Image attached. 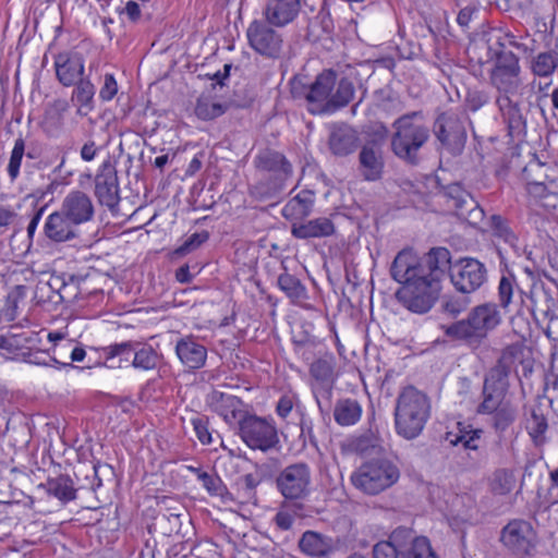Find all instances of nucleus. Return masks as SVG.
Wrapping results in <instances>:
<instances>
[{
    "label": "nucleus",
    "mask_w": 558,
    "mask_h": 558,
    "mask_svg": "<svg viewBox=\"0 0 558 558\" xmlns=\"http://www.w3.org/2000/svg\"><path fill=\"white\" fill-rule=\"evenodd\" d=\"M447 270L456 290L464 294L477 291L487 280L486 266L473 257L450 262Z\"/></svg>",
    "instance_id": "ddd939ff"
},
{
    "label": "nucleus",
    "mask_w": 558,
    "mask_h": 558,
    "mask_svg": "<svg viewBox=\"0 0 558 558\" xmlns=\"http://www.w3.org/2000/svg\"><path fill=\"white\" fill-rule=\"evenodd\" d=\"M494 427L497 432H505L515 420V410L509 404H505L494 411Z\"/></svg>",
    "instance_id": "4d7b16f0"
},
{
    "label": "nucleus",
    "mask_w": 558,
    "mask_h": 558,
    "mask_svg": "<svg viewBox=\"0 0 558 558\" xmlns=\"http://www.w3.org/2000/svg\"><path fill=\"white\" fill-rule=\"evenodd\" d=\"M208 238L209 233L207 231L195 232L191 234L179 247L175 248L174 254L184 256L198 248L208 240Z\"/></svg>",
    "instance_id": "bf43d9fd"
},
{
    "label": "nucleus",
    "mask_w": 558,
    "mask_h": 558,
    "mask_svg": "<svg viewBox=\"0 0 558 558\" xmlns=\"http://www.w3.org/2000/svg\"><path fill=\"white\" fill-rule=\"evenodd\" d=\"M25 155V140L20 135L13 144V148L10 154L9 162L7 166V172L11 182H14L21 172V166L23 157Z\"/></svg>",
    "instance_id": "8fccbe9b"
},
{
    "label": "nucleus",
    "mask_w": 558,
    "mask_h": 558,
    "mask_svg": "<svg viewBox=\"0 0 558 558\" xmlns=\"http://www.w3.org/2000/svg\"><path fill=\"white\" fill-rule=\"evenodd\" d=\"M198 481H201L203 487L213 496H222L225 490H227L220 477L214 476L207 472L199 474Z\"/></svg>",
    "instance_id": "e2e57ef3"
},
{
    "label": "nucleus",
    "mask_w": 558,
    "mask_h": 558,
    "mask_svg": "<svg viewBox=\"0 0 558 558\" xmlns=\"http://www.w3.org/2000/svg\"><path fill=\"white\" fill-rule=\"evenodd\" d=\"M95 196L99 204L113 210L120 202L117 169L110 160L104 161L95 175Z\"/></svg>",
    "instance_id": "a211bd4d"
},
{
    "label": "nucleus",
    "mask_w": 558,
    "mask_h": 558,
    "mask_svg": "<svg viewBox=\"0 0 558 558\" xmlns=\"http://www.w3.org/2000/svg\"><path fill=\"white\" fill-rule=\"evenodd\" d=\"M522 354V344L512 343L507 345L502 350L497 363L485 375L483 384L508 392L509 376L513 371L515 363L521 361Z\"/></svg>",
    "instance_id": "dca6fc26"
},
{
    "label": "nucleus",
    "mask_w": 558,
    "mask_h": 558,
    "mask_svg": "<svg viewBox=\"0 0 558 558\" xmlns=\"http://www.w3.org/2000/svg\"><path fill=\"white\" fill-rule=\"evenodd\" d=\"M317 23L320 25V28H322L323 33H325V34H329L333 28V22H332L331 15H330L329 11H327L325 8H322L318 11L316 17L308 22V25H307V35L308 36L313 35V36L318 37V35L315 34V26Z\"/></svg>",
    "instance_id": "680f3d73"
},
{
    "label": "nucleus",
    "mask_w": 558,
    "mask_h": 558,
    "mask_svg": "<svg viewBox=\"0 0 558 558\" xmlns=\"http://www.w3.org/2000/svg\"><path fill=\"white\" fill-rule=\"evenodd\" d=\"M299 402V398L295 393H284L280 397L276 405V413L281 418H287L294 405Z\"/></svg>",
    "instance_id": "69168bd1"
},
{
    "label": "nucleus",
    "mask_w": 558,
    "mask_h": 558,
    "mask_svg": "<svg viewBox=\"0 0 558 558\" xmlns=\"http://www.w3.org/2000/svg\"><path fill=\"white\" fill-rule=\"evenodd\" d=\"M83 473L86 483L82 484V488H88L96 492L102 486V477L110 476L113 472L109 464L97 462L80 469L78 473H75L77 480H80V474Z\"/></svg>",
    "instance_id": "58836bf2"
},
{
    "label": "nucleus",
    "mask_w": 558,
    "mask_h": 558,
    "mask_svg": "<svg viewBox=\"0 0 558 558\" xmlns=\"http://www.w3.org/2000/svg\"><path fill=\"white\" fill-rule=\"evenodd\" d=\"M255 168L268 174L269 192H281L293 177V166L286 155L274 148L260 149L254 158Z\"/></svg>",
    "instance_id": "9d476101"
},
{
    "label": "nucleus",
    "mask_w": 558,
    "mask_h": 558,
    "mask_svg": "<svg viewBox=\"0 0 558 558\" xmlns=\"http://www.w3.org/2000/svg\"><path fill=\"white\" fill-rule=\"evenodd\" d=\"M449 263L446 247H433L421 258L410 248L401 250L390 267L392 279L402 283L397 299L413 313H427L438 299Z\"/></svg>",
    "instance_id": "f257e3e1"
},
{
    "label": "nucleus",
    "mask_w": 558,
    "mask_h": 558,
    "mask_svg": "<svg viewBox=\"0 0 558 558\" xmlns=\"http://www.w3.org/2000/svg\"><path fill=\"white\" fill-rule=\"evenodd\" d=\"M501 323L498 305L485 303L473 307L466 318L444 326V332L469 345L480 344Z\"/></svg>",
    "instance_id": "423d86ee"
},
{
    "label": "nucleus",
    "mask_w": 558,
    "mask_h": 558,
    "mask_svg": "<svg viewBox=\"0 0 558 558\" xmlns=\"http://www.w3.org/2000/svg\"><path fill=\"white\" fill-rule=\"evenodd\" d=\"M500 542L512 555L530 558L535 554L537 535L530 522L514 519L502 527Z\"/></svg>",
    "instance_id": "9b49d317"
},
{
    "label": "nucleus",
    "mask_w": 558,
    "mask_h": 558,
    "mask_svg": "<svg viewBox=\"0 0 558 558\" xmlns=\"http://www.w3.org/2000/svg\"><path fill=\"white\" fill-rule=\"evenodd\" d=\"M547 427V420L544 414L539 410H532L531 416L526 421V429L535 446L545 442Z\"/></svg>",
    "instance_id": "09e8293b"
},
{
    "label": "nucleus",
    "mask_w": 558,
    "mask_h": 558,
    "mask_svg": "<svg viewBox=\"0 0 558 558\" xmlns=\"http://www.w3.org/2000/svg\"><path fill=\"white\" fill-rule=\"evenodd\" d=\"M314 193L308 190L301 191L282 207L281 214L288 220L307 217L313 209Z\"/></svg>",
    "instance_id": "72a5a7b5"
},
{
    "label": "nucleus",
    "mask_w": 558,
    "mask_h": 558,
    "mask_svg": "<svg viewBox=\"0 0 558 558\" xmlns=\"http://www.w3.org/2000/svg\"><path fill=\"white\" fill-rule=\"evenodd\" d=\"M118 94V83L111 73L104 75V84L99 90V98L102 101H110Z\"/></svg>",
    "instance_id": "338daca9"
},
{
    "label": "nucleus",
    "mask_w": 558,
    "mask_h": 558,
    "mask_svg": "<svg viewBox=\"0 0 558 558\" xmlns=\"http://www.w3.org/2000/svg\"><path fill=\"white\" fill-rule=\"evenodd\" d=\"M444 195L447 197L448 206L454 208V214L465 205L474 206V198L460 183L456 182L445 186Z\"/></svg>",
    "instance_id": "49530a36"
},
{
    "label": "nucleus",
    "mask_w": 558,
    "mask_h": 558,
    "mask_svg": "<svg viewBox=\"0 0 558 558\" xmlns=\"http://www.w3.org/2000/svg\"><path fill=\"white\" fill-rule=\"evenodd\" d=\"M392 153L409 165H417L420 151L430 138V130L424 122L422 111L402 114L392 123Z\"/></svg>",
    "instance_id": "39448f33"
},
{
    "label": "nucleus",
    "mask_w": 558,
    "mask_h": 558,
    "mask_svg": "<svg viewBox=\"0 0 558 558\" xmlns=\"http://www.w3.org/2000/svg\"><path fill=\"white\" fill-rule=\"evenodd\" d=\"M362 416V405L357 400L344 398L339 399L333 408V418L340 426L356 424Z\"/></svg>",
    "instance_id": "f704fd0d"
},
{
    "label": "nucleus",
    "mask_w": 558,
    "mask_h": 558,
    "mask_svg": "<svg viewBox=\"0 0 558 558\" xmlns=\"http://www.w3.org/2000/svg\"><path fill=\"white\" fill-rule=\"evenodd\" d=\"M312 483L311 468L305 462L287 465L276 477L278 492L288 500H301L310 495Z\"/></svg>",
    "instance_id": "f8f14e48"
},
{
    "label": "nucleus",
    "mask_w": 558,
    "mask_h": 558,
    "mask_svg": "<svg viewBox=\"0 0 558 558\" xmlns=\"http://www.w3.org/2000/svg\"><path fill=\"white\" fill-rule=\"evenodd\" d=\"M35 298L37 299L38 303H41V302L59 303V300L56 296V292L53 291V288L51 287V276L49 277V279L47 281L40 280L36 284Z\"/></svg>",
    "instance_id": "0e129e2a"
},
{
    "label": "nucleus",
    "mask_w": 558,
    "mask_h": 558,
    "mask_svg": "<svg viewBox=\"0 0 558 558\" xmlns=\"http://www.w3.org/2000/svg\"><path fill=\"white\" fill-rule=\"evenodd\" d=\"M377 438L372 434H364L352 441V448L360 454L366 456L378 451Z\"/></svg>",
    "instance_id": "052dcab7"
},
{
    "label": "nucleus",
    "mask_w": 558,
    "mask_h": 558,
    "mask_svg": "<svg viewBox=\"0 0 558 558\" xmlns=\"http://www.w3.org/2000/svg\"><path fill=\"white\" fill-rule=\"evenodd\" d=\"M492 44L496 47L502 48V50H509L508 48H515L524 54H532L534 52V47H530L524 43H520L511 33H504L497 36L495 41Z\"/></svg>",
    "instance_id": "6e6d98bb"
},
{
    "label": "nucleus",
    "mask_w": 558,
    "mask_h": 558,
    "mask_svg": "<svg viewBox=\"0 0 558 558\" xmlns=\"http://www.w3.org/2000/svg\"><path fill=\"white\" fill-rule=\"evenodd\" d=\"M336 232L331 219L318 217L303 223H292L291 234L295 239L307 240L312 238H327Z\"/></svg>",
    "instance_id": "c85d7f7f"
},
{
    "label": "nucleus",
    "mask_w": 558,
    "mask_h": 558,
    "mask_svg": "<svg viewBox=\"0 0 558 558\" xmlns=\"http://www.w3.org/2000/svg\"><path fill=\"white\" fill-rule=\"evenodd\" d=\"M59 209L65 214L73 225L78 227L92 221L95 216V207L90 196L80 190L69 192Z\"/></svg>",
    "instance_id": "aec40b11"
},
{
    "label": "nucleus",
    "mask_w": 558,
    "mask_h": 558,
    "mask_svg": "<svg viewBox=\"0 0 558 558\" xmlns=\"http://www.w3.org/2000/svg\"><path fill=\"white\" fill-rule=\"evenodd\" d=\"M71 101L77 107V114L86 117L94 108L95 86L89 78H81L74 85Z\"/></svg>",
    "instance_id": "473e14b6"
},
{
    "label": "nucleus",
    "mask_w": 558,
    "mask_h": 558,
    "mask_svg": "<svg viewBox=\"0 0 558 558\" xmlns=\"http://www.w3.org/2000/svg\"><path fill=\"white\" fill-rule=\"evenodd\" d=\"M549 167L541 162L537 158H533L522 170V179L525 181L526 186L532 183L545 181L549 178L547 170Z\"/></svg>",
    "instance_id": "603ef678"
},
{
    "label": "nucleus",
    "mask_w": 558,
    "mask_h": 558,
    "mask_svg": "<svg viewBox=\"0 0 558 558\" xmlns=\"http://www.w3.org/2000/svg\"><path fill=\"white\" fill-rule=\"evenodd\" d=\"M27 288L23 284L15 286L7 295L4 307L1 315L8 322L14 320L19 303L26 296Z\"/></svg>",
    "instance_id": "3c124183"
},
{
    "label": "nucleus",
    "mask_w": 558,
    "mask_h": 558,
    "mask_svg": "<svg viewBox=\"0 0 558 558\" xmlns=\"http://www.w3.org/2000/svg\"><path fill=\"white\" fill-rule=\"evenodd\" d=\"M459 433L450 440L452 445L461 444L465 449L477 450L478 441L482 437L483 430L481 428H473L471 425L458 423Z\"/></svg>",
    "instance_id": "de8ad7c7"
},
{
    "label": "nucleus",
    "mask_w": 558,
    "mask_h": 558,
    "mask_svg": "<svg viewBox=\"0 0 558 558\" xmlns=\"http://www.w3.org/2000/svg\"><path fill=\"white\" fill-rule=\"evenodd\" d=\"M238 434L248 448L263 452L277 448L280 442L272 417H262L250 413L242 418Z\"/></svg>",
    "instance_id": "1a4fd4ad"
},
{
    "label": "nucleus",
    "mask_w": 558,
    "mask_h": 558,
    "mask_svg": "<svg viewBox=\"0 0 558 558\" xmlns=\"http://www.w3.org/2000/svg\"><path fill=\"white\" fill-rule=\"evenodd\" d=\"M299 548L302 554L311 558H323L336 550L331 537L316 531H305L299 539Z\"/></svg>",
    "instance_id": "bb28decb"
},
{
    "label": "nucleus",
    "mask_w": 558,
    "mask_h": 558,
    "mask_svg": "<svg viewBox=\"0 0 558 558\" xmlns=\"http://www.w3.org/2000/svg\"><path fill=\"white\" fill-rule=\"evenodd\" d=\"M307 0H267L262 15L276 27H286L298 20Z\"/></svg>",
    "instance_id": "6ab92c4d"
},
{
    "label": "nucleus",
    "mask_w": 558,
    "mask_h": 558,
    "mask_svg": "<svg viewBox=\"0 0 558 558\" xmlns=\"http://www.w3.org/2000/svg\"><path fill=\"white\" fill-rule=\"evenodd\" d=\"M336 359L332 354H325L315 360L310 366V375L314 379L312 385L317 405L323 411L320 399L330 400L336 375Z\"/></svg>",
    "instance_id": "f3484780"
},
{
    "label": "nucleus",
    "mask_w": 558,
    "mask_h": 558,
    "mask_svg": "<svg viewBox=\"0 0 558 558\" xmlns=\"http://www.w3.org/2000/svg\"><path fill=\"white\" fill-rule=\"evenodd\" d=\"M136 341H124L102 348L105 365L109 368L132 366Z\"/></svg>",
    "instance_id": "c756f323"
},
{
    "label": "nucleus",
    "mask_w": 558,
    "mask_h": 558,
    "mask_svg": "<svg viewBox=\"0 0 558 558\" xmlns=\"http://www.w3.org/2000/svg\"><path fill=\"white\" fill-rule=\"evenodd\" d=\"M175 354L184 366L195 371L205 365L207 349L193 336H185L177 341Z\"/></svg>",
    "instance_id": "a878e982"
},
{
    "label": "nucleus",
    "mask_w": 558,
    "mask_h": 558,
    "mask_svg": "<svg viewBox=\"0 0 558 558\" xmlns=\"http://www.w3.org/2000/svg\"><path fill=\"white\" fill-rule=\"evenodd\" d=\"M434 134L451 155H460L466 142V130L461 117L453 112H442L434 123Z\"/></svg>",
    "instance_id": "2eb2a0df"
},
{
    "label": "nucleus",
    "mask_w": 558,
    "mask_h": 558,
    "mask_svg": "<svg viewBox=\"0 0 558 558\" xmlns=\"http://www.w3.org/2000/svg\"><path fill=\"white\" fill-rule=\"evenodd\" d=\"M44 234L52 243H65L80 236L78 226L58 209L51 213L44 225Z\"/></svg>",
    "instance_id": "5701e85b"
},
{
    "label": "nucleus",
    "mask_w": 558,
    "mask_h": 558,
    "mask_svg": "<svg viewBox=\"0 0 558 558\" xmlns=\"http://www.w3.org/2000/svg\"><path fill=\"white\" fill-rule=\"evenodd\" d=\"M388 129L383 123L373 126L369 138L365 141L359 153L357 171L368 182L381 179L385 168L384 145L388 136Z\"/></svg>",
    "instance_id": "6e6552de"
},
{
    "label": "nucleus",
    "mask_w": 558,
    "mask_h": 558,
    "mask_svg": "<svg viewBox=\"0 0 558 558\" xmlns=\"http://www.w3.org/2000/svg\"><path fill=\"white\" fill-rule=\"evenodd\" d=\"M69 109L65 99H56L47 106L44 112L41 129L50 137L58 136L64 124V114Z\"/></svg>",
    "instance_id": "7c9ffc66"
},
{
    "label": "nucleus",
    "mask_w": 558,
    "mask_h": 558,
    "mask_svg": "<svg viewBox=\"0 0 558 558\" xmlns=\"http://www.w3.org/2000/svg\"><path fill=\"white\" fill-rule=\"evenodd\" d=\"M514 485L515 476L512 471L501 469L494 473L492 487L495 494L507 495L514 488Z\"/></svg>",
    "instance_id": "5fc2aeb1"
},
{
    "label": "nucleus",
    "mask_w": 558,
    "mask_h": 558,
    "mask_svg": "<svg viewBox=\"0 0 558 558\" xmlns=\"http://www.w3.org/2000/svg\"><path fill=\"white\" fill-rule=\"evenodd\" d=\"M359 134L347 123H333L329 126L328 146L338 157H345L357 148Z\"/></svg>",
    "instance_id": "b1692460"
},
{
    "label": "nucleus",
    "mask_w": 558,
    "mask_h": 558,
    "mask_svg": "<svg viewBox=\"0 0 558 558\" xmlns=\"http://www.w3.org/2000/svg\"><path fill=\"white\" fill-rule=\"evenodd\" d=\"M85 277L69 272L51 274V287L59 302H73L81 294Z\"/></svg>",
    "instance_id": "cd10ccee"
},
{
    "label": "nucleus",
    "mask_w": 558,
    "mask_h": 558,
    "mask_svg": "<svg viewBox=\"0 0 558 558\" xmlns=\"http://www.w3.org/2000/svg\"><path fill=\"white\" fill-rule=\"evenodd\" d=\"M40 487L45 488L49 496H53L63 505L76 499L77 489L68 474L49 477L46 483L40 484Z\"/></svg>",
    "instance_id": "2f4dec72"
},
{
    "label": "nucleus",
    "mask_w": 558,
    "mask_h": 558,
    "mask_svg": "<svg viewBox=\"0 0 558 558\" xmlns=\"http://www.w3.org/2000/svg\"><path fill=\"white\" fill-rule=\"evenodd\" d=\"M400 477L399 468L387 458L365 461L351 476L352 484L367 495H377L392 485Z\"/></svg>",
    "instance_id": "0eeeda50"
},
{
    "label": "nucleus",
    "mask_w": 558,
    "mask_h": 558,
    "mask_svg": "<svg viewBox=\"0 0 558 558\" xmlns=\"http://www.w3.org/2000/svg\"><path fill=\"white\" fill-rule=\"evenodd\" d=\"M53 64L58 81L65 87L73 86L81 78H84L85 59L77 51L57 54Z\"/></svg>",
    "instance_id": "412c9836"
},
{
    "label": "nucleus",
    "mask_w": 558,
    "mask_h": 558,
    "mask_svg": "<svg viewBox=\"0 0 558 558\" xmlns=\"http://www.w3.org/2000/svg\"><path fill=\"white\" fill-rule=\"evenodd\" d=\"M554 187H556L554 181L547 183V180H545L527 185L526 192L535 204H539L545 209H550L556 208L558 201V192Z\"/></svg>",
    "instance_id": "c9c22d12"
},
{
    "label": "nucleus",
    "mask_w": 558,
    "mask_h": 558,
    "mask_svg": "<svg viewBox=\"0 0 558 558\" xmlns=\"http://www.w3.org/2000/svg\"><path fill=\"white\" fill-rule=\"evenodd\" d=\"M277 286L293 303L307 299L306 287L298 277L288 271H283L278 276Z\"/></svg>",
    "instance_id": "ea45409f"
},
{
    "label": "nucleus",
    "mask_w": 558,
    "mask_h": 558,
    "mask_svg": "<svg viewBox=\"0 0 558 558\" xmlns=\"http://www.w3.org/2000/svg\"><path fill=\"white\" fill-rule=\"evenodd\" d=\"M426 538L425 536H415L413 531L408 527H397L389 536L386 543L393 545L402 556H413L414 545L418 539Z\"/></svg>",
    "instance_id": "4c0bfd02"
},
{
    "label": "nucleus",
    "mask_w": 558,
    "mask_h": 558,
    "mask_svg": "<svg viewBox=\"0 0 558 558\" xmlns=\"http://www.w3.org/2000/svg\"><path fill=\"white\" fill-rule=\"evenodd\" d=\"M355 93L354 84L348 77L338 80L332 69L324 70L307 87L305 99L313 114L333 113L348 106Z\"/></svg>",
    "instance_id": "7ed1b4c3"
},
{
    "label": "nucleus",
    "mask_w": 558,
    "mask_h": 558,
    "mask_svg": "<svg viewBox=\"0 0 558 558\" xmlns=\"http://www.w3.org/2000/svg\"><path fill=\"white\" fill-rule=\"evenodd\" d=\"M226 112V106L211 101L208 98H199L195 106V114L202 120H213Z\"/></svg>",
    "instance_id": "864d4df0"
},
{
    "label": "nucleus",
    "mask_w": 558,
    "mask_h": 558,
    "mask_svg": "<svg viewBox=\"0 0 558 558\" xmlns=\"http://www.w3.org/2000/svg\"><path fill=\"white\" fill-rule=\"evenodd\" d=\"M398 549L393 545L386 543L385 541L378 542L373 547L372 558H403Z\"/></svg>",
    "instance_id": "774afa93"
},
{
    "label": "nucleus",
    "mask_w": 558,
    "mask_h": 558,
    "mask_svg": "<svg viewBox=\"0 0 558 558\" xmlns=\"http://www.w3.org/2000/svg\"><path fill=\"white\" fill-rule=\"evenodd\" d=\"M274 25H270L266 20H253L247 29L246 37L250 47L258 54L277 59L280 57L283 46V39Z\"/></svg>",
    "instance_id": "4468645a"
},
{
    "label": "nucleus",
    "mask_w": 558,
    "mask_h": 558,
    "mask_svg": "<svg viewBox=\"0 0 558 558\" xmlns=\"http://www.w3.org/2000/svg\"><path fill=\"white\" fill-rule=\"evenodd\" d=\"M430 400L414 386L401 389L395 405V428L407 440L417 438L430 417Z\"/></svg>",
    "instance_id": "20e7f679"
},
{
    "label": "nucleus",
    "mask_w": 558,
    "mask_h": 558,
    "mask_svg": "<svg viewBox=\"0 0 558 558\" xmlns=\"http://www.w3.org/2000/svg\"><path fill=\"white\" fill-rule=\"evenodd\" d=\"M517 290L519 289L514 276L510 272L502 275L498 284V300L504 310L510 311L515 298L521 300L520 291L515 293Z\"/></svg>",
    "instance_id": "37998d69"
},
{
    "label": "nucleus",
    "mask_w": 558,
    "mask_h": 558,
    "mask_svg": "<svg viewBox=\"0 0 558 558\" xmlns=\"http://www.w3.org/2000/svg\"><path fill=\"white\" fill-rule=\"evenodd\" d=\"M489 229L492 234L504 241L506 244L511 247L517 246L518 236L510 227L509 220L501 215H492L488 221Z\"/></svg>",
    "instance_id": "a18cd8bd"
},
{
    "label": "nucleus",
    "mask_w": 558,
    "mask_h": 558,
    "mask_svg": "<svg viewBox=\"0 0 558 558\" xmlns=\"http://www.w3.org/2000/svg\"><path fill=\"white\" fill-rule=\"evenodd\" d=\"M507 392L499 388H494L483 384V401L478 404L476 412L478 414H493L498 408L505 405L504 400Z\"/></svg>",
    "instance_id": "c03bdc74"
},
{
    "label": "nucleus",
    "mask_w": 558,
    "mask_h": 558,
    "mask_svg": "<svg viewBox=\"0 0 558 558\" xmlns=\"http://www.w3.org/2000/svg\"><path fill=\"white\" fill-rule=\"evenodd\" d=\"M558 68V52L556 50L542 51L530 60V71L534 76L550 77Z\"/></svg>",
    "instance_id": "e433bc0d"
},
{
    "label": "nucleus",
    "mask_w": 558,
    "mask_h": 558,
    "mask_svg": "<svg viewBox=\"0 0 558 558\" xmlns=\"http://www.w3.org/2000/svg\"><path fill=\"white\" fill-rule=\"evenodd\" d=\"M159 363V354L149 344L136 341L132 366L142 371H154Z\"/></svg>",
    "instance_id": "79ce46f5"
},
{
    "label": "nucleus",
    "mask_w": 558,
    "mask_h": 558,
    "mask_svg": "<svg viewBox=\"0 0 558 558\" xmlns=\"http://www.w3.org/2000/svg\"><path fill=\"white\" fill-rule=\"evenodd\" d=\"M532 311L548 314L554 305V298L545 283L541 280L534 281L529 293Z\"/></svg>",
    "instance_id": "a19ab883"
},
{
    "label": "nucleus",
    "mask_w": 558,
    "mask_h": 558,
    "mask_svg": "<svg viewBox=\"0 0 558 558\" xmlns=\"http://www.w3.org/2000/svg\"><path fill=\"white\" fill-rule=\"evenodd\" d=\"M496 105L504 122L507 124L509 136L512 138L523 136L526 130V121L522 114L520 104L512 99V95H498Z\"/></svg>",
    "instance_id": "393cba45"
},
{
    "label": "nucleus",
    "mask_w": 558,
    "mask_h": 558,
    "mask_svg": "<svg viewBox=\"0 0 558 558\" xmlns=\"http://www.w3.org/2000/svg\"><path fill=\"white\" fill-rule=\"evenodd\" d=\"M471 59L483 65L492 63L489 69V84L498 95H514L521 86L520 58L511 50H502L494 46L490 40L480 47L474 45L469 49Z\"/></svg>",
    "instance_id": "f03ea898"
},
{
    "label": "nucleus",
    "mask_w": 558,
    "mask_h": 558,
    "mask_svg": "<svg viewBox=\"0 0 558 558\" xmlns=\"http://www.w3.org/2000/svg\"><path fill=\"white\" fill-rule=\"evenodd\" d=\"M456 216L475 227L484 220L485 211L474 199V206L465 205L456 214Z\"/></svg>",
    "instance_id": "13d9d810"
},
{
    "label": "nucleus",
    "mask_w": 558,
    "mask_h": 558,
    "mask_svg": "<svg viewBox=\"0 0 558 558\" xmlns=\"http://www.w3.org/2000/svg\"><path fill=\"white\" fill-rule=\"evenodd\" d=\"M210 407L229 426L238 428L242 418L250 414L243 409L244 403L240 398L220 391L211 393Z\"/></svg>",
    "instance_id": "4be33fe9"
}]
</instances>
